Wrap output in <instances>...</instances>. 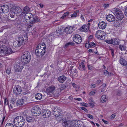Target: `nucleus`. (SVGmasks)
I'll return each instance as SVG.
<instances>
[{
  "label": "nucleus",
  "mask_w": 127,
  "mask_h": 127,
  "mask_svg": "<svg viewBox=\"0 0 127 127\" xmlns=\"http://www.w3.org/2000/svg\"><path fill=\"white\" fill-rule=\"evenodd\" d=\"M30 8L28 6H26L23 8V11L22 12V13L24 14L28 13H30Z\"/></svg>",
  "instance_id": "23"
},
{
  "label": "nucleus",
  "mask_w": 127,
  "mask_h": 127,
  "mask_svg": "<svg viewBox=\"0 0 127 127\" xmlns=\"http://www.w3.org/2000/svg\"><path fill=\"white\" fill-rule=\"evenodd\" d=\"M105 32L103 31L99 30L96 32L95 36L98 39L103 40L104 39V36L105 35Z\"/></svg>",
  "instance_id": "9"
},
{
  "label": "nucleus",
  "mask_w": 127,
  "mask_h": 127,
  "mask_svg": "<svg viewBox=\"0 0 127 127\" xmlns=\"http://www.w3.org/2000/svg\"><path fill=\"white\" fill-rule=\"evenodd\" d=\"M72 86L75 89V90L77 92L78 91V90H76L77 88V85L74 83H72L71 84Z\"/></svg>",
  "instance_id": "49"
},
{
  "label": "nucleus",
  "mask_w": 127,
  "mask_h": 127,
  "mask_svg": "<svg viewBox=\"0 0 127 127\" xmlns=\"http://www.w3.org/2000/svg\"><path fill=\"white\" fill-rule=\"evenodd\" d=\"M116 116V115L115 114H112L111 116V118L112 119H114L115 117Z\"/></svg>",
  "instance_id": "58"
},
{
  "label": "nucleus",
  "mask_w": 127,
  "mask_h": 127,
  "mask_svg": "<svg viewBox=\"0 0 127 127\" xmlns=\"http://www.w3.org/2000/svg\"><path fill=\"white\" fill-rule=\"evenodd\" d=\"M96 86L95 85V84H93V85H92L90 86V88H95Z\"/></svg>",
  "instance_id": "59"
},
{
  "label": "nucleus",
  "mask_w": 127,
  "mask_h": 127,
  "mask_svg": "<svg viewBox=\"0 0 127 127\" xmlns=\"http://www.w3.org/2000/svg\"><path fill=\"white\" fill-rule=\"evenodd\" d=\"M25 100L21 99L18 100L17 101L16 104L19 106H21L24 104Z\"/></svg>",
  "instance_id": "24"
},
{
  "label": "nucleus",
  "mask_w": 127,
  "mask_h": 127,
  "mask_svg": "<svg viewBox=\"0 0 127 127\" xmlns=\"http://www.w3.org/2000/svg\"><path fill=\"white\" fill-rule=\"evenodd\" d=\"M11 68L10 67H7L6 68V72L8 74H9L10 73Z\"/></svg>",
  "instance_id": "46"
},
{
  "label": "nucleus",
  "mask_w": 127,
  "mask_h": 127,
  "mask_svg": "<svg viewBox=\"0 0 127 127\" xmlns=\"http://www.w3.org/2000/svg\"><path fill=\"white\" fill-rule=\"evenodd\" d=\"M125 14L126 16H127V7L125 9Z\"/></svg>",
  "instance_id": "64"
},
{
  "label": "nucleus",
  "mask_w": 127,
  "mask_h": 127,
  "mask_svg": "<svg viewBox=\"0 0 127 127\" xmlns=\"http://www.w3.org/2000/svg\"><path fill=\"white\" fill-rule=\"evenodd\" d=\"M87 27L86 25H84L80 28V30L82 31L87 32Z\"/></svg>",
  "instance_id": "29"
},
{
  "label": "nucleus",
  "mask_w": 127,
  "mask_h": 127,
  "mask_svg": "<svg viewBox=\"0 0 127 127\" xmlns=\"http://www.w3.org/2000/svg\"><path fill=\"white\" fill-rule=\"evenodd\" d=\"M70 73L73 75H75L77 73V71L76 69L74 66H71L70 68Z\"/></svg>",
  "instance_id": "21"
},
{
  "label": "nucleus",
  "mask_w": 127,
  "mask_h": 127,
  "mask_svg": "<svg viewBox=\"0 0 127 127\" xmlns=\"http://www.w3.org/2000/svg\"><path fill=\"white\" fill-rule=\"evenodd\" d=\"M25 41L23 37H20L18 39L13 43V45L15 47H19L21 45H23L25 44Z\"/></svg>",
  "instance_id": "6"
},
{
  "label": "nucleus",
  "mask_w": 127,
  "mask_h": 127,
  "mask_svg": "<svg viewBox=\"0 0 127 127\" xmlns=\"http://www.w3.org/2000/svg\"><path fill=\"white\" fill-rule=\"evenodd\" d=\"M25 15L24 17V21L25 22H27L31 19V18L33 17V15L30 13L25 14Z\"/></svg>",
  "instance_id": "13"
},
{
  "label": "nucleus",
  "mask_w": 127,
  "mask_h": 127,
  "mask_svg": "<svg viewBox=\"0 0 127 127\" xmlns=\"http://www.w3.org/2000/svg\"><path fill=\"white\" fill-rule=\"evenodd\" d=\"M69 14V12H67L64 13L62 16L61 17V18L62 19H64L66 16H68Z\"/></svg>",
  "instance_id": "41"
},
{
  "label": "nucleus",
  "mask_w": 127,
  "mask_h": 127,
  "mask_svg": "<svg viewBox=\"0 0 127 127\" xmlns=\"http://www.w3.org/2000/svg\"><path fill=\"white\" fill-rule=\"evenodd\" d=\"M15 15H14V13L10 11V16L12 18L14 17V16Z\"/></svg>",
  "instance_id": "52"
},
{
  "label": "nucleus",
  "mask_w": 127,
  "mask_h": 127,
  "mask_svg": "<svg viewBox=\"0 0 127 127\" xmlns=\"http://www.w3.org/2000/svg\"><path fill=\"white\" fill-rule=\"evenodd\" d=\"M5 127H14L13 125L10 123H7L5 125Z\"/></svg>",
  "instance_id": "42"
},
{
  "label": "nucleus",
  "mask_w": 127,
  "mask_h": 127,
  "mask_svg": "<svg viewBox=\"0 0 127 127\" xmlns=\"http://www.w3.org/2000/svg\"><path fill=\"white\" fill-rule=\"evenodd\" d=\"M78 68L81 70H84L85 69V67L84 63H81L80 64Z\"/></svg>",
  "instance_id": "28"
},
{
  "label": "nucleus",
  "mask_w": 127,
  "mask_h": 127,
  "mask_svg": "<svg viewBox=\"0 0 127 127\" xmlns=\"http://www.w3.org/2000/svg\"><path fill=\"white\" fill-rule=\"evenodd\" d=\"M109 49L111 51V55L113 57L114 53V50L110 47L109 48Z\"/></svg>",
  "instance_id": "48"
},
{
  "label": "nucleus",
  "mask_w": 127,
  "mask_h": 127,
  "mask_svg": "<svg viewBox=\"0 0 127 127\" xmlns=\"http://www.w3.org/2000/svg\"><path fill=\"white\" fill-rule=\"evenodd\" d=\"M17 7H16L15 6H13L11 8L10 11L14 14L15 12L16 11V10H17Z\"/></svg>",
  "instance_id": "40"
},
{
  "label": "nucleus",
  "mask_w": 127,
  "mask_h": 127,
  "mask_svg": "<svg viewBox=\"0 0 127 127\" xmlns=\"http://www.w3.org/2000/svg\"><path fill=\"white\" fill-rule=\"evenodd\" d=\"M17 10H18V16L20 15L22 13L21 12L22 11V10L20 8L17 7Z\"/></svg>",
  "instance_id": "43"
},
{
  "label": "nucleus",
  "mask_w": 127,
  "mask_h": 127,
  "mask_svg": "<svg viewBox=\"0 0 127 127\" xmlns=\"http://www.w3.org/2000/svg\"><path fill=\"white\" fill-rule=\"evenodd\" d=\"M58 108L57 107H54L53 109V111L55 113L56 112H58L57 111Z\"/></svg>",
  "instance_id": "53"
},
{
  "label": "nucleus",
  "mask_w": 127,
  "mask_h": 127,
  "mask_svg": "<svg viewBox=\"0 0 127 127\" xmlns=\"http://www.w3.org/2000/svg\"><path fill=\"white\" fill-rule=\"evenodd\" d=\"M95 93V91H92L90 92L89 95H94Z\"/></svg>",
  "instance_id": "57"
},
{
  "label": "nucleus",
  "mask_w": 127,
  "mask_h": 127,
  "mask_svg": "<svg viewBox=\"0 0 127 127\" xmlns=\"http://www.w3.org/2000/svg\"><path fill=\"white\" fill-rule=\"evenodd\" d=\"M77 16V14L74 12V13L72 14L71 15V17H76Z\"/></svg>",
  "instance_id": "54"
},
{
  "label": "nucleus",
  "mask_w": 127,
  "mask_h": 127,
  "mask_svg": "<svg viewBox=\"0 0 127 127\" xmlns=\"http://www.w3.org/2000/svg\"><path fill=\"white\" fill-rule=\"evenodd\" d=\"M13 53V51L10 48H8L7 47V49L6 50V52L5 54H9L12 53Z\"/></svg>",
  "instance_id": "36"
},
{
  "label": "nucleus",
  "mask_w": 127,
  "mask_h": 127,
  "mask_svg": "<svg viewBox=\"0 0 127 127\" xmlns=\"http://www.w3.org/2000/svg\"><path fill=\"white\" fill-rule=\"evenodd\" d=\"M120 63L122 65H125L127 64V62L125 59L122 57H120L119 60Z\"/></svg>",
  "instance_id": "26"
},
{
  "label": "nucleus",
  "mask_w": 127,
  "mask_h": 127,
  "mask_svg": "<svg viewBox=\"0 0 127 127\" xmlns=\"http://www.w3.org/2000/svg\"><path fill=\"white\" fill-rule=\"evenodd\" d=\"M46 49L45 46L42 47L40 45H38L35 51L36 55L37 56L43 55L45 53Z\"/></svg>",
  "instance_id": "4"
},
{
  "label": "nucleus",
  "mask_w": 127,
  "mask_h": 127,
  "mask_svg": "<svg viewBox=\"0 0 127 127\" xmlns=\"http://www.w3.org/2000/svg\"><path fill=\"white\" fill-rule=\"evenodd\" d=\"M104 74L106 75H109L110 76L111 75V74H112V73H110V74H109V72L107 70H105L104 71Z\"/></svg>",
  "instance_id": "47"
},
{
  "label": "nucleus",
  "mask_w": 127,
  "mask_h": 127,
  "mask_svg": "<svg viewBox=\"0 0 127 127\" xmlns=\"http://www.w3.org/2000/svg\"><path fill=\"white\" fill-rule=\"evenodd\" d=\"M66 86L65 84H62L61 85L60 87V89L61 90H63L65 88Z\"/></svg>",
  "instance_id": "45"
},
{
  "label": "nucleus",
  "mask_w": 127,
  "mask_h": 127,
  "mask_svg": "<svg viewBox=\"0 0 127 127\" xmlns=\"http://www.w3.org/2000/svg\"><path fill=\"white\" fill-rule=\"evenodd\" d=\"M80 122L79 121H64L62 124L64 127H82L83 126L80 124H76L77 123L78 124Z\"/></svg>",
  "instance_id": "2"
},
{
  "label": "nucleus",
  "mask_w": 127,
  "mask_h": 127,
  "mask_svg": "<svg viewBox=\"0 0 127 127\" xmlns=\"http://www.w3.org/2000/svg\"><path fill=\"white\" fill-rule=\"evenodd\" d=\"M23 68V64L21 62L17 63L14 64V68L16 72H20Z\"/></svg>",
  "instance_id": "8"
},
{
  "label": "nucleus",
  "mask_w": 127,
  "mask_h": 127,
  "mask_svg": "<svg viewBox=\"0 0 127 127\" xmlns=\"http://www.w3.org/2000/svg\"><path fill=\"white\" fill-rule=\"evenodd\" d=\"M113 12L118 19L122 20L124 18L123 14L119 9L118 8H114L113 10Z\"/></svg>",
  "instance_id": "5"
},
{
  "label": "nucleus",
  "mask_w": 127,
  "mask_h": 127,
  "mask_svg": "<svg viewBox=\"0 0 127 127\" xmlns=\"http://www.w3.org/2000/svg\"><path fill=\"white\" fill-rule=\"evenodd\" d=\"M7 42V38L5 37L3 38V39L1 40L0 41V45H1V44L2 45L5 44Z\"/></svg>",
  "instance_id": "35"
},
{
  "label": "nucleus",
  "mask_w": 127,
  "mask_h": 127,
  "mask_svg": "<svg viewBox=\"0 0 127 127\" xmlns=\"http://www.w3.org/2000/svg\"><path fill=\"white\" fill-rule=\"evenodd\" d=\"M25 120L22 116H17L14 119V124L16 127H22L25 124Z\"/></svg>",
  "instance_id": "1"
},
{
  "label": "nucleus",
  "mask_w": 127,
  "mask_h": 127,
  "mask_svg": "<svg viewBox=\"0 0 127 127\" xmlns=\"http://www.w3.org/2000/svg\"><path fill=\"white\" fill-rule=\"evenodd\" d=\"M9 10V7L7 5H4L0 6V13H6Z\"/></svg>",
  "instance_id": "12"
},
{
  "label": "nucleus",
  "mask_w": 127,
  "mask_h": 127,
  "mask_svg": "<svg viewBox=\"0 0 127 127\" xmlns=\"http://www.w3.org/2000/svg\"><path fill=\"white\" fill-rule=\"evenodd\" d=\"M7 47L5 46L2 45L0 46V53H3L5 54Z\"/></svg>",
  "instance_id": "22"
},
{
  "label": "nucleus",
  "mask_w": 127,
  "mask_h": 127,
  "mask_svg": "<svg viewBox=\"0 0 127 127\" xmlns=\"http://www.w3.org/2000/svg\"><path fill=\"white\" fill-rule=\"evenodd\" d=\"M88 117L92 120L94 119V117L93 116L91 115L88 114Z\"/></svg>",
  "instance_id": "55"
},
{
  "label": "nucleus",
  "mask_w": 127,
  "mask_h": 127,
  "mask_svg": "<svg viewBox=\"0 0 127 127\" xmlns=\"http://www.w3.org/2000/svg\"><path fill=\"white\" fill-rule=\"evenodd\" d=\"M73 40L77 44L80 43L82 41V38L78 34H75L73 36Z\"/></svg>",
  "instance_id": "10"
},
{
  "label": "nucleus",
  "mask_w": 127,
  "mask_h": 127,
  "mask_svg": "<svg viewBox=\"0 0 127 127\" xmlns=\"http://www.w3.org/2000/svg\"><path fill=\"white\" fill-rule=\"evenodd\" d=\"M42 116L44 118H48L50 116L51 114V112L49 111L44 110L42 113Z\"/></svg>",
  "instance_id": "15"
},
{
  "label": "nucleus",
  "mask_w": 127,
  "mask_h": 127,
  "mask_svg": "<svg viewBox=\"0 0 127 127\" xmlns=\"http://www.w3.org/2000/svg\"><path fill=\"white\" fill-rule=\"evenodd\" d=\"M81 18L83 21H85V18L86 19V17L84 15V16H83L82 14L81 15Z\"/></svg>",
  "instance_id": "51"
},
{
  "label": "nucleus",
  "mask_w": 127,
  "mask_h": 127,
  "mask_svg": "<svg viewBox=\"0 0 127 127\" xmlns=\"http://www.w3.org/2000/svg\"><path fill=\"white\" fill-rule=\"evenodd\" d=\"M88 43L89 46L88 47V49L89 48H92V47L95 46V44L94 42H92L91 43H89V42H88Z\"/></svg>",
  "instance_id": "39"
},
{
  "label": "nucleus",
  "mask_w": 127,
  "mask_h": 127,
  "mask_svg": "<svg viewBox=\"0 0 127 127\" xmlns=\"http://www.w3.org/2000/svg\"><path fill=\"white\" fill-rule=\"evenodd\" d=\"M74 44H75L73 42H69L65 44L64 46V48H66L70 46H73L74 45Z\"/></svg>",
  "instance_id": "32"
},
{
  "label": "nucleus",
  "mask_w": 127,
  "mask_h": 127,
  "mask_svg": "<svg viewBox=\"0 0 127 127\" xmlns=\"http://www.w3.org/2000/svg\"><path fill=\"white\" fill-rule=\"evenodd\" d=\"M55 89V87L53 86H51L48 87L46 90V92L47 94H49L52 93Z\"/></svg>",
  "instance_id": "16"
},
{
  "label": "nucleus",
  "mask_w": 127,
  "mask_h": 127,
  "mask_svg": "<svg viewBox=\"0 0 127 127\" xmlns=\"http://www.w3.org/2000/svg\"><path fill=\"white\" fill-rule=\"evenodd\" d=\"M30 92L27 89H26L24 91H23V95H25L26 94H28V93H29Z\"/></svg>",
  "instance_id": "44"
},
{
  "label": "nucleus",
  "mask_w": 127,
  "mask_h": 127,
  "mask_svg": "<svg viewBox=\"0 0 127 127\" xmlns=\"http://www.w3.org/2000/svg\"><path fill=\"white\" fill-rule=\"evenodd\" d=\"M42 95L40 93H38L35 95V98L37 100H40L42 97Z\"/></svg>",
  "instance_id": "31"
},
{
  "label": "nucleus",
  "mask_w": 127,
  "mask_h": 127,
  "mask_svg": "<svg viewBox=\"0 0 127 127\" xmlns=\"http://www.w3.org/2000/svg\"><path fill=\"white\" fill-rule=\"evenodd\" d=\"M112 44L114 45H117L119 44V42L118 41V40L116 38L112 39Z\"/></svg>",
  "instance_id": "34"
},
{
  "label": "nucleus",
  "mask_w": 127,
  "mask_h": 127,
  "mask_svg": "<svg viewBox=\"0 0 127 127\" xmlns=\"http://www.w3.org/2000/svg\"><path fill=\"white\" fill-rule=\"evenodd\" d=\"M81 108L82 109V110H84L86 112H87V109H86L84 107H82L80 108Z\"/></svg>",
  "instance_id": "62"
},
{
  "label": "nucleus",
  "mask_w": 127,
  "mask_h": 127,
  "mask_svg": "<svg viewBox=\"0 0 127 127\" xmlns=\"http://www.w3.org/2000/svg\"><path fill=\"white\" fill-rule=\"evenodd\" d=\"M106 84L105 83H104L101 86V92H103L106 89Z\"/></svg>",
  "instance_id": "38"
},
{
  "label": "nucleus",
  "mask_w": 127,
  "mask_h": 127,
  "mask_svg": "<svg viewBox=\"0 0 127 127\" xmlns=\"http://www.w3.org/2000/svg\"><path fill=\"white\" fill-rule=\"evenodd\" d=\"M32 27V26L31 25H29L28 26L27 28V30L28 31H29L30 30V28H31Z\"/></svg>",
  "instance_id": "61"
},
{
  "label": "nucleus",
  "mask_w": 127,
  "mask_h": 127,
  "mask_svg": "<svg viewBox=\"0 0 127 127\" xmlns=\"http://www.w3.org/2000/svg\"><path fill=\"white\" fill-rule=\"evenodd\" d=\"M81 105L82 106H84L85 107L87 106V104L86 103H83L81 104Z\"/></svg>",
  "instance_id": "63"
},
{
  "label": "nucleus",
  "mask_w": 127,
  "mask_h": 127,
  "mask_svg": "<svg viewBox=\"0 0 127 127\" xmlns=\"http://www.w3.org/2000/svg\"><path fill=\"white\" fill-rule=\"evenodd\" d=\"M63 31L64 32L70 34L73 32V28L71 27H68L65 28H63Z\"/></svg>",
  "instance_id": "14"
},
{
  "label": "nucleus",
  "mask_w": 127,
  "mask_h": 127,
  "mask_svg": "<svg viewBox=\"0 0 127 127\" xmlns=\"http://www.w3.org/2000/svg\"><path fill=\"white\" fill-rule=\"evenodd\" d=\"M63 32H64L63 28L62 29L60 28V29H58L57 30H56L55 33L58 36L61 34Z\"/></svg>",
  "instance_id": "25"
},
{
  "label": "nucleus",
  "mask_w": 127,
  "mask_h": 127,
  "mask_svg": "<svg viewBox=\"0 0 127 127\" xmlns=\"http://www.w3.org/2000/svg\"><path fill=\"white\" fill-rule=\"evenodd\" d=\"M26 119L28 122H32L33 121L32 118L29 116H26Z\"/></svg>",
  "instance_id": "37"
},
{
  "label": "nucleus",
  "mask_w": 127,
  "mask_h": 127,
  "mask_svg": "<svg viewBox=\"0 0 127 127\" xmlns=\"http://www.w3.org/2000/svg\"><path fill=\"white\" fill-rule=\"evenodd\" d=\"M98 25L99 29L103 30L106 28V23L105 22L102 21L99 23Z\"/></svg>",
  "instance_id": "17"
},
{
  "label": "nucleus",
  "mask_w": 127,
  "mask_h": 127,
  "mask_svg": "<svg viewBox=\"0 0 127 127\" xmlns=\"http://www.w3.org/2000/svg\"><path fill=\"white\" fill-rule=\"evenodd\" d=\"M119 48L121 51H126V47L124 45H119Z\"/></svg>",
  "instance_id": "33"
},
{
  "label": "nucleus",
  "mask_w": 127,
  "mask_h": 127,
  "mask_svg": "<svg viewBox=\"0 0 127 127\" xmlns=\"http://www.w3.org/2000/svg\"><path fill=\"white\" fill-rule=\"evenodd\" d=\"M29 21L32 24H33L35 23H37L38 21L39 20L38 18L36 16H35L34 17H33L32 18H31Z\"/></svg>",
  "instance_id": "20"
},
{
  "label": "nucleus",
  "mask_w": 127,
  "mask_h": 127,
  "mask_svg": "<svg viewBox=\"0 0 127 127\" xmlns=\"http://www.w3.org/2000/svg\"><path fill=\"white\" fill-rule=\"evenodd\" d=\"M107 96L105 95H103L102 96L100 99V101L102 103H104L107 100Z\"/></svg>",
  "instance_id": "30"
},
{
  "label": "nucleus",
  "mask_w": 127,
  "mask_h": 127,
  "mask_svg": "<svg viewBox=\"0 0 127 127\" xmlns=\"http://www.w3.org/2000/svg\"><path fill=\"white\" fill-rule=\"evenodd\" d=\"M93 21V19H91L90 20H89L88 21L89 23H88V26H89L92 23V22Z\"/></svg>",
  "instance_id": "56"
},
{
  "label": "nucleus",
  "mask_w": 127,
  "mask_h": 127,
  "mask_svg": "<svg viewBox=\"0 0 127 127\" xmlns=\"http://www.w3.org/2000/svg\"><path fill=\"white\" fill-rule=\"evenodd\" d=\"M115 19V17L113 15L111 14L108 15L106 17L107 20L110 22L114 21Z\"/></svg>",
  "instance_id": "18"
},
{
  "label": "nucleus",
  "mask_w": 127,
  "mask_h": 127,
  "mask_svg": "<svg viewBox=\"0 0 127 127\" xmlns=\"http://www.w3.org/2000/svg\"><path fill=\"white\" fill-rule=\"evenodd\" d=\"M88 69L90 70L92 69L93 67L90 65H88Z\"/></svg>",
  "instance_id": "60"
},
{
  "label": "nucleus",
  "mask_w": 127,
  "mask_h": 127,
  "mask_svg": "<svg viewBox=\"0 0 127 127\" xmlns=\"http://www.w3.org/2000/svg\"><path fill=\"white\" fill-rule=\"evenodd\" d=\"M13 91L14 93L18 95L21 94L22 92V89L20 86H16L14 87Z\"/></svg>",
  "instance_id": "11"
},
{
  "label": "nucleus",
  "mask_w": 127,
  "mask_h": 127,
  "mask_svg": "<svg viewBox=\"0 0 127 127\" xmlns=\"http://www.w3.org/2000/svg\"><path fill=\"white\" fill-rule=\"evenodd\" d=\"M31 59L30 53L27 51L25 52L21 57V61L23 63L27 64L29 62Z\"/></svg>",
  "instance_id": "3"
},
{
  "label": "nucleus",
  "mask_w": 127,
  "mask_h": 127,
  "mask_svg": "<svg viewBox=\"0 0 127 127\" xmlns=\"http://www.w3.org/2000/svg\"><path fill=\"white\" fill-rule=\"evenodd\" d=\"M66 79V77L64 75L60 76L58 78V80L61 83H63Z\"/></svg>",
  "instance_id": "19"
},
{
  "label": "nucleus",
  "mask_w": 127,
  "mask_h": 127,
  "mask_svg": "<svg viewBox=\"0 0 127 127\" xmlns=\"http://www.w3.org/2000/svg\"><path fill=\"white\" fill-rule=\"evenodd\" d=\"M112 39L110 40H106L105 41L108 44H112Z\"/></svg>",
  "instance_id": "50"
},
{
  "label": "nucleus",
  "mask_w": 127,
  "mask_h": 127,
  "mask_svg": "<svg viewBox=\"0 0 127 127\" xmlns=\"http://www.w3.org/2000/svg\"><path fill=\"white\" fill-rule=\"evenodd\" d=\"M89 106L91 107H93L95 106L94 105V102L93 101V99L92 98L89 99Z\"/></svg>",
  "instance_id": "27"
},
{
  "label": "nucleus",
  "mask_w": 127,
  "mask_h": 127,
  "mask_svg": "<svg viewBox=\"0 0 127 127\" xmlns=\"http://www.w3.org/2000/svg\"><path fill=\"white\" fill-rule=\"evenodd\" d=\"M41 109L38 107H33L31 110L32 114L33 116H38L41 114Z\"/></svg>",
  "instance_id": "7"
}]
</instances>
